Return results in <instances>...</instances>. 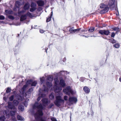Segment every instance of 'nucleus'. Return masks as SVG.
Returning <instances> with one entry per match:
<instances>
[{"label":"nucleus","instance_id":"f257e3e1","mask_svg":"<svg viewBox=\"0 0 121 121\" xmlns=\"http://www.w3.org/2000/svg\"><path fill=\"white\" fill-rule=\"evenodd\" d=\"M47 82L46 83L47 88H46L44 85H43V88L44 90L43 91V93L47 92L48 91L54 90L56 92H59L62 90L61 87H59V85H61L62 87H64L65 85L64 81L62 79L60 80V84L59 83V80L57 78L54 79V86L52 88V87L51 82L53 80V77L51 75H48L47 78Z\"/></svg>","mask_w":121,"mask_h":121},{"label":"nucleus","instance_id":"f03ea898","mask_svg":"<svg viewBox=\"0 0 121 121\" xmlns=\"http://www.w3.org/2000/svg\"><path fill=\"white\" fill-rule=\"evenodd\" d=\"M33 107L34 109L37 108L38 109V111L35 115V118L37 120H40L41 121H46V118L41 117V116L43 115L42 110L43 109L42 105L36 102L33 105Z\"/></svg>","mask_w":121,"mask_h":121},{"label":"nucleus","instance_id":"7ed1b4c3","mask_svg":"<svg viewBox=\"0 0 121 121\" xmlns=\"http://www.w3.org/2000/svg\"><path fill=\"white\" fill-rule=\"evenodd\" d=\"M37 83V81L32 82L31 80H28L26 83V85H24L22 89L20 91V93L23 94L24 93V91L28 86V85L31 84L32 86H35Z\"/></svg>","mask_w":121,"mask_h":121},{"label":"nucleus","instance_id":"20e7f679","mask_svg":"<svg viewBox=\"0 0 121 121\" xmlns=\"http://www.w3.org/2000/svg\"><path fill=\"white\" fill-rule=\"evenodd\" d=\"M25 11L24 10L21 11H18V14L19 16L21 15L20 20L21 21H23L26 19L27 16H29L30 17H32L31 14L29 12L27 13L26 14H24Z\"/></svg>","mask_w":121,"mask_h":121},{"label":"nucleus","instance_id":"39448f33","mask_svg":"<svg viewBox=\"0 0 121 121\" xmlns=\"http://www.w3.org/2000/svg\"><path fill=\"white\" fill-rule=\"evenodd\" d=\"M55 105L58 107L60 106L61 105L64 103V100L62 99L60 96H57L56 97V100L55 102Z\"/></svg>","mask_w":121,"mask_h":121},{"label":"nucleus","instance_id":"423d86ee","mask_svg":"<svg viewBox=\"0 0 121 121\" xmlns=\"http://www.w3.org/2000/svg\"><path fill=\"white\" fill-rule=\"evenodd\" d=\"M100 7L101 8L104 9L103 10H101L100 12L101 13H104L107 12L108 10V8L107 5L104 4H101L100 5Z\"/></svg>","mask_w":121,"mask_h":121},{"label":"nucleus","instance_id":"0eeeda50","mask_svg":"<svg viewBox=\"0 0 121 121\" xmlns=\"http://www.w3.org/2000/svg\"><path fill=\"white\" fill-rule=\"evenodd\" d=\"M14 111H11L10 112V114H9V112L8 110H4V115H6V117L9 118L10 115L11 116H13L14 115L16 112V110Z\"/></svg>","mask_w":121,"mask_h":121},{"label":"nucleus","instance_id":"6e6552de","mask_svg":"<svg viewBox=\"0 0 121 121\" xmlns=\"http://www.w3.org/2000/svg\"><path fill=\"white\" fill-rule=\"evenodd\" d=\"M63 91L65 94L69 95L70 94H73L74 93L71 89V87L70 86L67 87L65 89H64Z\"/></svg>","mask_w":121,"mask_h":121},{"label":"nucleus","instance_id":"1a4fd4ad","mask_svg":"<svg viewBox=\"0 0 121 121\" xmlns=\"http://www.w3.org/2000/svg\"><path fill=\"white\" fill-rule=\"evenodd\" d=\"M109 8H112L117 5V3L115 2V0H110L108 3Z\"/></svg>","mask_w":121,"mask_h":121},{"label":"nucleus","instance_id":"9d476101","mask_svg":"<svg viewBox=\"0 0 121 121\" xmlns=\"http://www.w3.org/2000/svg\"><path fill=\"white\" fill-rule=\"evenodd\" d=\"M99 32L101 35H108L110 33V32L108 30H99Z\"/></svg>","mask_w":121,"mask_h":121},{"label":"nucleus","instance_id":"9b49d317","mask_svg":"<svg viewBox=\"0 0 121 121\" xmlns=\"http://www.w3.org/2000/svg\"><path fill=\"white\" fill-rule=\"evenodd\" d=\"M73 28H71L69 30V31L70 33H78L79 30H80L81 28H79L76 29H74Z\"/></svg>","mask_w":121,"mask_h":121},{"label":"nucleus","instance_id":"f8f14e48","mask_svg":"<svg viewBox=\"0 0 121 121\" xmlns=\"http://www.w3.org/2000/svg\"><path fill=\"white\" fill-rule=\"evenodd\" d=\"M77 101L76 98L75 97H70L69 99V101L71 104H72L74 102H76Z\"/></svg>","mask_w":121,"mask_h":121},{"label":"nucleus","instance_id":"ddd939ff","mask_svg":"<svg viewBox=\"0 0 121 121\" xmlns=\"http://www.w3.org/2000/svg\"><path fill=\"white\" fill-rule=\"evenodd\" d=\"M31 8L30 9V11L31 12L34 11L36 9V4L34 3H32L31 5Z\"/></svg>","mask_w":121,"mask_h":121},{"label":"nucleus","instance_id":"4468645a","mask_svg":"<svg viewBox=\"0 0 121 121\" xmlns=\"http://www.w3.org/2000/svg\"><path fill=\"white\" fill-rule=\"evenodd\" d=\"M8 107L10 109H13V110L16 109V107L13 105L10 102H8Z\"/></svg>","mask_w":121,"mask_h":121},{"label":"nucleus","instance_id":"2eb2a0df","mask_svg":"<svg viewBox=\"0 0 121 121\" xmlns=\"http://www.w3.org/2000/svg\"><path fill=\"white\" fill-rule=\"evenodd\" d=\"M83 89L84 91L86 93H88L90 91L89 88L86 86L84 87Z\"/></svg>","mask_w":121,"mask_h":121},{"label":"nucleus","instance_id":"dca6fc26","mask_svg":"<svg viewBox=\"0 0 121 121\" xmlns=\"http://www.w3.org/2000/svg\"><path fill=\"white\" fill-rule=\"evenodd\" d=\"M37 3L39 6H42L44 4V2L41 0H39L37 1Z\"/></svg>","mask_w":121,"mask_h":121},{"label":"nucleus","instance_id":"f3484780","mask_svg":"<svg viewBox=\"0 0 121 121\" xmlns=\"http://www.w3.org/2000/svg\"><path fill=\"white\" fill-rule=\"evenodd\" d=\"M30 7V4L28 3H26L24 7V9L25 10L28 9Z\"/></svg>","mask_w":121,"mask_h":121},{"label":"nucleus","instance_id":"a211bd4d","mask_svg":"<svg viewBox=\"0 0 121 121\" xmlns=\"http://www.w3.org/2000/svg\"><path fill=\"white\" fill-rule=\"evenodd\" d=\"M48 100L47 99H43L42 100V101L43 103V105H45V104H46L48 103Z\"/></svg>","mask_w":121,"mask_h":121},{"label":"nucleus","instance_id":"6ab92c4d","mask_svg":"<svg viewBox=\"0 0 121 121\" xmlns=\"http://www.w3.org/2000/svg\"><path fill=\"white\" fill-rule=\"evenodd\" d=\"M18 109L19 111H22L24 109V107L23 106L20 105L18 107Z\"/></svg>","mask_w":121,"mask_h":121},{"label":"nucleus","instance_id":"aec40b11","mask_svg":"<svg viewBox=\"0 0 121 121\" xmlns=\"http://www.w3.org/2000/svg\"><path fill=\"white\" fill-rule=\"evenodd\" d=\"M51 13V14L50 15V16L49 17H48V18L47 19L46 21H47V22H49L51 20V17H52V14H53V11H52Z\"/></svg>","mask_w":121,"mask_h":121},{"label":"nucleus","instance_id":"412c9836","mask_svg":"<svg viewBox=\"0 0 121 121\" xmlns=\"http://www.w3.org/2000/svg\"><path fill=\"white\" fill-rule=\"evenodd\" d=\"M17 118L18 120L21 121H23L24 120V118L20 115H18L17 116Z\"/></svg>","mask_w":121,"mask_h":121},{"label":"nucleus","instance_id":"4be33fe9","mask_svg":"<svg viewBox=\"0 0 121 121\" xmlns=\"http://www.w3.org/2000/svg\"><path fill=\"white\" fill-rule=\"evenodd\" d=\"M4 115L3 116H2L0 117V120L2 121H4L5 119V115ZM5 116H6V115Z\"/></svg>","mask_w":121,"mask_h":121},{"label":"nucleus","instance_id":"5701e85b","mask_svg":"<svg viewBox=\"0 0 121 121\" xmlns=\"http://www.w3.org/2000/svg\"><path fill=\"white\" fill-rule=\"evenodd\" d=\"M45 79V78L44 77H42L40 78V81L41 82V83H43V82L44 81Z\"/></svg>","mask_w":121,"mask_h":121},{"label":"nucleus","instance_id":"b1692460","mask_svg":"<svg viewBox=\"0 0 121 121\" xmlns=\"http://www.w3.org/2000/svg\"><path fill=\"white\" fill-rule=\"evenodd\" d=\"M113 46L116 48H118L120 47V45L119 44L117 43L114 45Z\"/></svg>","mask_w":121,"mask_h":121},{"label":"nucleus","instance_id":"393cba45","mask_svg":"<svg viewBox=\"0 0 121 121\" xmlns=\"http://www.w3.org/2000/svg\"><path fill=\"white\" fill-rule=\"evenodd\" d=\"M13 103L15 106H17L19 103V102L17 100H14L13 101Z\"/></svg>","mask_w":121,"mask_h":121},{"label":"nucleus","instance_id":"a878e982","mask_svg":"<svg viewBox=\"0 0 121 121\" xmlns=\"http://www.w3.org/2000/svg\"><path fill=\"white\" fill-rule=\"evenodd\" d=\"M20 3L18 1H16V3L15 6L17 8H19V6L20 5Z\"/></svg>","mask_w":121,"mask_h":121},{"label":"nucleus","instance_id":"bb28decb","mask_svg":"<svg viewBox=\"0 0 121 121\" xmlns=\"http://www.w3.org/2000/svg\"><path fill=\"white\" fill-rule=\"evenodd\" d=\"M95 30V28L94 27L91 28H90L89 30L88 31L89 32H91L94 31Z\"/></svg>","mask_w":121,"mask_h":121},{"label":"nucleus","instance_id":"cd10ccee","mask_svg":"<svg viewBox=\"0 0 121 121\" xmlns=\"http://www.w3.org/2000/svg\"><path fill=\"white\" fill-rule=\"evenodd\" d=\"M113 29L114 30L116 31L117 32H118L120 31V29L117 27L113 28Z\"/></svg>","mask_w":121,"mask_h":121},{"label":"nucleus","instance_id":"c85d7f7f","mask_svg":"<svg viewBox=\"0 0 121 121\" xmlns=\"http://www.w3.org/2000/svg\"><path fill=\"white\" fill-rule=\"evenodd\" d=\"M50 98L51 99H52L54 98V96L53 94H51L50 95Z\"/></svg>","mask_w":121,"mask_h":121},{"label":"nucleus","instance_id":"c756f323","mask_svg":"<svg viewBox=\"0 0 121 121\" xmlns=\"http://www.w3.org/2000/svg\"><path fill=\"white\" fill-rule=\"evenodd\" d=\"M5 12L6 13L8 14H11L12 13V11L11 10H6Z\"/></svg>","mask_w":121,"mask_h":121},{"label":"nucleus","instance_id":"7c9ffc66","mask_svg":"<svg viewBox=\"0 0 121 121\" xmlns=\"http://www.w3.org/2000/svg\"><path fill=\"white\" fill-rule=\"evenodd\" d=\"M28 100V99H26L25 100V102L24 103V105L26 107V106H27V103H28L27 101Z\"/></svg>","mask_w":121,"mask_h":121},{"label":"nucleus","instance_id":"2f4dec72","mask_svg":"<svg viewBox=\"0 0 121 121\" xmlns=\"http://www.w3.org/2000/svg\"><path fill=\"white\" fill-rule=\"evenodd\" d=\"M112 43H116V41L113 39H112L111 40Z\"/></svg>","mask_w":121,"mask_h":121},{"label":"nucleus","instance_id":"473e14b6","mask_svg":"<svg viewBox=\"0 0 121 121\" xmlns=\"http://www.w3.org/2000/svg\"><path fill=\"white\" fill-rule=\"evenodd\" d=\"M41 90H40V93L39 94V96H40L41 95V96L42 97H43L44 96H45V95L44 94H42L41 92Z\"/></svg>","mask_w":121,"mask_h":121},{"label":"nucleus","instance_id":"72a5a7b5","mask_svg":"<svg viewBox=\"0 0 121 121\" xmlns=\"http://www.w3.org/2000/svg\"><path fill=\"white\" fill-rule=\"evenodd\" d=\"M4 19L5 17L4 16L2 15L0 16V20H4Z\"/></svg>","mask_w":121,"mask_h":121},{"label":"nucleus","instance_id":"f704fd0d","mask_svg":"<svg viewBox=\"0 0 121 121\" xmlns=\"http://www.w3.org/2000/svg\"><path fill=\"white\" fill-rule=\"evenodd\" d=\"M11 90L10 88H8L6 91V92L7 93H8L10 92Z\"/></svg>","mask_w":121,"mask_h":121},{"label":"nucleus","instance_id":"c9c22d12","mask_svg":"<svg viewBox=\"0 0 121 121\" xmlns=\"http://www.w3.org/2000/svg\"><path fill=\"white\" fill-rule=\"evenodd\" d=\"M14 96L13 95L11 97L9 98V99L11 101H12L13 99Z\"/></svg>","mask_w":121,"mask_h":121},{"label":"nucleus","instance_id":"e433bc0d","mask_svg":"<svg viewBox=\"0 0 121 121\" xmlns=\"http://www.w3.org/2000/svg\"><path fill=\"white\" fill-rule=\"evenodd\" d=\"M115 35V34L114 33L112 32V33L111 37H112L114 38Z\"/></svg>","mask_w":121,"mask_h":121},{"label":"nucleus","instance_id":"4c0bfd02","mask_svg":"<svg viewBox=\"0 0 121 121\" xmlns=\"http://www.w3.org/2000/svg\"><path fill=\"white\" fill-rule=\"evenodd\" d=\"M8 17L11 19H14L13 17L12 16L9 15L8 16Z\"/></svg>","mask_w":121,"mask_h":121},{"label":"nucleus","instance_id":"58836bf2","mask_svg":"<svg viewBox=\"0 0 121 121\" xmlns=\"http://www.w3.org/2000/svg\"><path fill=\"white\" fill-rule=\"evenodd\" d=\"M45 32V31L42 29L40 30V32L41 33H43Z\"/></svg>","mask_w":121,"mask_h":121},{"label":"nucleus","instance_id":"ea45409f","mask_svg":"<svg viewBox=\"0 0 121 121\" xmlns=\"http://www.w3.org/2000/svg\"><path fill=\"white\" fill-rule=\"evenodd\" d=\"M51 120L52 121H57L56 118L52 117L51 118Z\"/></svg>","mask_w":121,"mask_h":121},{"label":"nucleus","instance_id":"a19ab883","mask_svg":"<svg viewBox=\"0 0 121 121\" xmlns=\"http://www.w3.org/2000/svg\"><path fill=\"white\" fill-rule=\"evenodd\" d=\"M85 79V78L83 77H81L80 78V81L81 82L83 81L84 79Z\"/></svg>","mask_w":121,"mask_h":121},{"label":"nucleus","instance_id":"79ce46f5","mask_svg":"<svg viewBox=\"0 0 121 121\" xmlns=\"http://www.w3.org/2000/svg\"><path fill=\"white\" fill-rule=\"evenodd\" d=\"M64 99L65 100H67L68 99V97L67 96H65L64 97Z\"/></svg>","mask_w":121,"mask_h":121},{"label":"nucleus","instance_id":"37998d69","mask_svg":"<svg viewBox=\"0 0 121 121\" xmlns=\"http://www.w3.org/2000/svg\"><path fill=\"white\" fill-rule=\"evenodd\" d=\"M3 99L4 100L6 101H7V98L6 97H4Z\"/></svg>","mask_w":121,"mask_h":121},{"label":"nucleus","instance_id":"c03bdc74","mask_svg":"<svg viewBox=\"0 0 121 121\" xmlns=\"http://www.w3.org/2000/svg\"><path fill=\"white\" fill-rule=\"evenodd\" d=\"M33 90V89L32 88H31L29 89V91L30 92H31Z\"/></svg>","mask_w":121,"mask_h":121},{"label":"nucleus","instance_id":"a18cd8bd","mask_svg":"<svg viewBox=\"0 0 121 121\" xmlns=\"http://www.w3.org/2000/svg\"><path fill=\"white\" fill-rule=\"evenodd\" d=\"M81 36H83V37H86V38H88V37H89V36H87V37L85 35H81Z\"/></svg>","mask_w":121,"mask_h":121},{"label":"nucleus","instance_id":"49530a36","mask_svg":"<svg viewBox=\"0 0 121 121\" xmlns=\"http://www.w3.org/2000/svg\"><path fill=\"white\" fill-rule=\"evenodd\" d=\"M40 99V97H39L37 99L38 101H39Z\"/></svg>","mask_w":121,"mask_h":121},{"label":"nucleus","instance_id":"de8ad7c7","mask_svg":"<svg viewBox=\"0 0 121 121\" xmlns=\"http://www.w3.org/2000/svg\"><path fill=\"white\" fill-rule=\"evenodd\" d=\"M66 72L65 71H61L60 72V73H62V74H63V73H64V72Z\"/></svg>","mask_w":121,"mask_h":121},{"label":"nucleus","instance_id":"09e8293b","mask_svg":"<svg viewBox=\"0 0 121 121\" xmlns=\"http://www.w3.org/2000/svg\"><path fill=\"white\" fill-rule=\"evenodd\" d=\"M119 81L121 82V78H119Z\"/></svg>","mask_w":121,"mask_h":121},{"label":"nucleus","instance_id":"8fccbe9b","mask_svg":"<svg viewBox=\"0 0 121 121\" xmlns=\"http://www.w3.org/2000/svg\"><path fill=\"white\" fill-rule=\"evenodd\" d=\"M81 31L82 32H84L85 31V30H81Z\"/></svg>","mask_w":121,"mask_h":121},{"label":"nucleus","instance_id":"3c124183","mask_svg":"<svg viewBox=\"0 0 121 121\" xmlns=\"http://www.w3.org/2000/svg\"><path fill=\"white\" fill-rule=\"evenodd\" d=\"M93 37H95V36H93Z\"/></svg>","mask_w":121,"mask_h":121},{"label":"nucleus","instance_id":"603ef678","mask_svg":"<svg viewBox=\"0 0 121 121\" xmlns=\"http://www.w3.org/2000/svg\"><path fill=\"white\" fill-rule=\"evenodd\" d=\"M14 10L15 11V9H14Z\"/></svg>","mask_w":121,"mask_h":121},{"label":"nucleus","instance_id":"864d4df0","mask_svg":"<svg viewBox=\"0 0 121 121\" xmlns=\"http://www.w3.org/2000/svg\"><path fill=\"white\" fill-rule=\"evenodd\" d=\"M91 36V37H93V36Z\"/></svg>","mask_w":121,"mask_h":121}]
</instances>
